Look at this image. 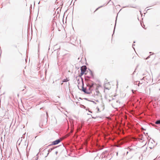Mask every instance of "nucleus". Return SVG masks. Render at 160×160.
Masks as SVG:
<instances>
[{
  "label": "nucleus",
  "instance_id": "f257e3e1",
  "mask_svg": "<svg viewBox=\"0 0 160 160\" xmlns=\"http://www.w3.org/2000/svg\"><path fill=\"white\" fill-rule=\"evenodd\" d=\"M93 85V84L90 85L88 84L87 85L86 87L84 88L83 87H82V91L85 93L87 94H90L92 92V87Z\"/></svg>",
  "mask_w": 160,
  "mask_h": 160
},
{
  "label": "nucleus",
  "instance_id": "f03ea898",
  "mask_svg": "<svg viewBox=\"0 0 160 160\" xmlns=\"http://www.w3.org/2000/svg\"><path fill=\"white\" fill-rule=\"evenodd\" d=\"M103 88L101 86L97 85L95 90V93L97 95H101V92Z\"/></svg>",
  "mask_w": 160,
  "mask_h": 160
},
{
  "label": "nucleus",
  "instance_id": "7ed1b4c3",
  "mask_svg": "<svg viewBox=\"0 0 160 160\" xmlns=\"http://www.w3.org/2000/svg\"><path fill=\"white\" fill-rule=\"evenodd\" d=\"M87 68L85 66H83L81 67V72L79 74V76L81 77L83 74H87L88 71H87Z\"/></svg>",
  "mask_w": 160,
  "mask_h": 160
},
{
  "label": "nucleus",
  "instance_id": "20e7f679",
  "mask_svg": "<svg viewBox=\"0 0 160 160\" xmlns=\"http://www.w3.org/2000/svg\"><path fill=\"white\" fill-rule=\"evenodd\" d=\"M105 88L108 90H109L111 88V85L110 82H106L105 84Z\"/></svg>",
  "mask_w": 160,
  "mask_h": 160
},
{
  "label": "nucleus",
  "instance_id": "39448f33",
  "mask_svg": "<svg viewBox=\"0 0 160 160\" xmlns=\"http://www.w3.org/2000/svg\"><path fill=\"white\" fill-rule=\"evenodd\" d=\"M61 140L60 139L57 140L52 142V144L53 145H55L58 144L59 143L61 142Z\"/></svg>",
  "mask_w": 160,
  "mask_h": 160
},
{
  "label": "nucleus",
  "instance_id": "423d86ee",
  "mask_svg": "<svg viewBox=\"0 0 160 160\" xmlns=\"http://www.w3.org/2000/svg\"><path fill=\"white\" fill-rule=\"evenodd\" d=\"M69 81V80H68L67 78H66L65 79H64L62 80V82H67L68 81Z\"/></svg>",
  "mask_w": 160,
  "mask_h": 160
},
{
  "label": "nucleus",
  "instance_id": "0eeeda50",
  "mask_svg": "<svg viewBox=\"0 0 160 160\" xmlns=\"http://www.w3.org/2000/svg\"><path fill=\"white\" fill-rule=\"evenodd\" d=\"M155 123L156 124H160V120H158Z\"/></svg>",
  "mask_w": 160,
  "mask_h": 160
},
{
  "label": "nucleus",
  "instance_id": "6e6552de",
  "mask_svg": "<svg viewBox=\"0 0 160 160\" xmlns=\"http://www.w3.org/2000/svg\"><path fill=\"white\" fill-rule=\"evenodd\" d=\"M118 104V101L117 100L116 101V105L117 106V104Z\"/></svg>",
  "mask_w": 160,
  "mask_h": 160
},
{
  "label": "nucleus",
  "instance_id": "1a4fd4ad",
  "mask_svg": "<svg viewBox=\"0 0 160 160\" xmlns=\"http://www.w3.org/2000/svg\"><path fill=\"white\" fill-rule=\"evenodd\" d=\"M150 142H149L148 143V144H150Z\"/></svg>",
  "mask_w": 160,
  "mask_h": 160
},
{
  "label": "nucleus",
  "instance_id": "9d476101",
  "mask_svg": "<svg viewBox=\"0 0 160 160\" xmlns=\"http://www.w3.org/2000/svg\"><path fill=\"white\" fill-rule=\"evenodd\" d=\"M42 122H40V124H41Z\"/></svg>",
  "mask_w": 160,
  "mask_h": 160
},
{
  "label": "nucleus",
  "instance_id": "9b49d317",
  "mask_svg": "<svg viewBox=\"0 0 160 160\" xmlns=\"http://www.w3.org/2000/svg\"><path fill=\"white\" fill-rule=\"evenodd\" d=\"M42 127H43V125H41Z\"/></svg>",
  "mask_w": 160,
  "mask_h": 160
},
{
  "label": "nucleus",
  "instance_id": "f8f14e48",
  "mask_svg": "<svg viewBox=\"0 0 160 160\" xmlns=\"http://www.w3.org/2000/svg\"><path fill=\"white\" fill-rule=\"evenodd\" d=\"M134 57H133V58H132L134 59Z\"/></svg>",
  "mask_w": 160,
  "mask_h": 160
},
{
  "label": "nucleus",
  "instance_id": "ddd939ff",
  "mask_svg": "<svg viewBox=\"0 0 160 160\" xmlns=\"http://www.w3.org/2000/svg\"><path fill=\"white\" fill-rule=\"evenodd\" d=\"M157 26H159V25H157Z\"/></svg>",
  "mask_w": 160,
  "mask_h": 160
},
{
  "label": "nucleus",
  "instance_id": "4468645a",
  "mask_svg": "<svg viewBox=\"0 0 160 160\" xmlns=\"http://www.w3.org/2000/svg\"><path fill=\"white\" fill-rule=\"evenodd\" d=\"M63 84V82L61 83V84L62 85Z\"/></svg>",
  "mask_w": 160,
  "mask_h": 160
}]
</instances>
